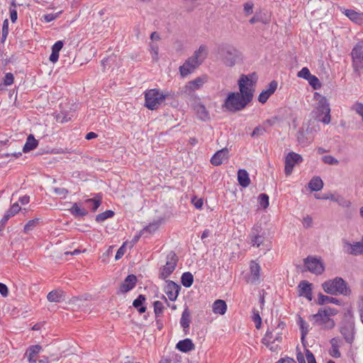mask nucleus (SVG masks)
Returning <instances> with one entry per match:
<instances>
[{
	"label": "nucleus",
	"instance_id": "c85d7f7f",
	"mask_svg": "<svg viewBox=\"0 0 363 363\" xmlns=\"http://www.w3.org/2000/svg\"><path fill=\"white\" fill-rule=\"evenodd\" d=\"M38 145V140H37L33 135L30 134L26 139V142L23 147V152L26 153L35 149Z\"/></svg>",
	"mask_w": 363,
	"mask_h": 363
},
{
	"label": "nucleus",
	"instance_id": "13d9d810",
	"mask_svg": "<svg viewBox=\"0 0 363 363\" xmlns=\"http://www.w3.org/2000/svg\"><path fill=\"white\" fill-rule=\"evenodd\" d=\"M305 353L308 363H317L315 356L311 350H309L308 349H306Z\"/></svg>",
	"mask_w": 363,
	"mask_h": 363
},
{
	"label": "nucleus",
	"instance_id": "b1692460",
	"mask_svg": "<svg viewBox=\"0 0 363 363\" xmlns=\"http://www.w3.org/2000/svg\"><path fill=\"white\" fill-rule=\"evenodd\" d=\"M238 182L242 187H247L250 184V179L248 172L244 169L238 171Z\"/></svg>",
	"mask_w": 363,
	"mask_h": 363
},
{
	"label": "nucleus",
	"instance_id": "cd10ccee",
	"mask_svg": "<svg viewBox=\"0 0 363 363\" xmlns=\"http://www.w3.org/2000/svg\"><path fill=\"white\" fill-rule=\"evenodd\" d=\"M297 324L299 325L301 330V340L303 345L306 347V336L308 333V324L299 315Z\"/></svg>",
	"mask_w": 363,
	"mask_h": 363
},
{
	"label": "nucleus",
	"instance_id": "f3484780",
	"mask_svg": "<svg viewBox=\"0 0 363 363\" xmlns=\"http://www.w3.org/2000/svg\"><path fill=\"white\" fill-rule=\"evenodd\" d=\"M137 281L138 279L135 274H128L121 284L119 292L121 294H125L130 291L136 286Z\"/></svg>",
	"mask_w": 363,
	"mask_h": 363
},
{
	"label": "nucleus",
	"instance_id": "de8ad7c7",
	"mask_svg": "<svg viewBox=\"0 0 363 363\" xmlns=\"http://www.w3.org/2000/svg\"><path fill=\"white\" fill-rule=\"evenodd\" d=\"M278 83L275 80H272L268 85V88L264 90L268 95H272L277 89Z\"/></svg>",
	"mask_w": 363,
	"mask_h": 363
},
{
	"label": "nucleus",
	"instance_id": "dca6fc26",
	"mask_svg": "<svg viewBox=\"0 0 363 363\" xmlns=\"http://www.w3.org/2000/svg\"><path fill=\"white\" fill-rule=\"evenodd\" d=\"M260 225H255L252 228L251 232V243L252 246L259 247L264 241V232H262Z\"/></svg>",
	"mask_w": 363,
	"mask_h": 363
},
{
	"label": "nucleus",
	"instance_id": "6ab92c4d",
	"mask_svg": "<svg viewBox=\"0 0 363 363\" xmlns=\"http://www.w3.org/2000/svg\"><path fill=\"white\" fill-rule=\"evenodd\" d=\"M228 150L227 148H223L217 151L211 157V163L215 166L220 165L223 160L228 159Z\"/></svg>",
	"mask_w": 363,
	"mask_h": 363
},
{
	"label": "nucleus",
	"instance_id": "4d7b16f0",
	"mask_svg": "<svg viewBox=\"0 0 363 363\" xmlns=\"http://www.w3.org/2000/svg\"><path fill=\"white\" fill-rule=\"evenodd\" d=\"M14 77L13 74L9 72L6 73L4 78V84L6 86L11 85L13 83Z\"/></svg>",
	"mask_w": 363,
	"mask_h": 363
},
{
	"label": "nucleus",
	"instance_id": "e433bc0d",
	"mask_svg": "<svg viewBox=\"0 0 363 363\" xmlns=\"http://www.w3.org/2000/svg\"><path fill=\"white\" fill-rule=\"evenodd\" d=\"M42 350V347L39 345H30L28 347L25 355L34 357Z\"/></svg>",
	"mask_w": 363,
	"mask_h": 363
},
{
	"label": "nucleus",
	"instance_id": "a211bd4d",
	"mask_svg": "<svg viewBox=\"0 0 363 363\" xmlns=\"http://www.w3.org/2000/svg\"><path fill=\"white\" fill-rule=\"evenodd\" d=\"M312 284L306 280L301 281L298 285V294L299 296H304L308 301H312Z\"/></svg>",
	"mask_w": 363,
	"mask_h": 363
},
{
	"label": "nucleus",
	"instance_id": "a19ab883",
	"mask_svg": "<svg viewBox=\"0 0 363 363\" xmlns=\"http://www.w3.org/2000/svg\"><path fill=\"white\" fill-rule=\"evenodd\" d=\"M307 81L313 89L318 90L321 88V83L316 76L312 75Z\"/></svg>",
	"mask_w": 363,
	"mask_h": 363
},
{
	"label": "nucleus",
	"instance_id": "bf43d9fd",
	"mask_svg": "<svg viewBox=\"0 0 363 363\" xmlns=\"http://www.w3.org/2000/svg\"><path fill=\"white\" fill-rule=\"evenodd\" d=\"M352 109L362 116V119L363 121V104L357 102L354 104Z\"/></svg>",
	"mask_w": 363,
	"mask_h": 363
},
{
	"label": "nucleus",
	"instance_id": "393cba45",
	"mask_svg": "<svg viewBox=\"0 0 363 363\" xmlns=\"http://www.w3.org/2000/svg\"><path fill=\"white\" fill-rule=\"evenodd\" d=\"M261 267L258 263L255 261H252L250 263V282L254 284L259 279V273Z\"/></svg>",
	"mask_w": 363,
	"mask_h": 363
},
{
	"label": "nucleus",
	"instance_id": "f03ea898",
	"mask_svg": "<svg viewBox=\"0 0 363 363\" xmlns=\"http://www.w3.org/2000/svg\"><path fill=\"white\" fill-rule=\"evenodd\" d=\"M208 55L207 47L204 45H200L194 55L189 57L184 63L179 67V72L182 77H186L192 73L203 62Z\"/></svg>",
	"mask_w": 363,
	"mask_h": 363
},
{
	"label": "nucleus",
	"instance_id": "423d86ee",
	"mask_svg": "<svg viewBox=\"0 0 363 363\" xmlns=\"http://www.w3.org/2000/svg\"><path fill=\"white\" fill-rule=\"evenodd\" d=\"M166 259V264L160 267L159 274V278L163 280L166 279L173 273L179 261L178 257L174 251H171L167 254Z\"/></svg>",
	"mask_w": 363,
	"mask_h": 363
},
{
	"label": "nucleus",
	"instance_id": "37998d69",
	"mask_svg": "<svg viewBox=\"0 0 363 363\" xmlns=\"http://www.w3.org/2000/svg\"><path fill=\"white\" fill-rule=\"evenodd\" d=\"M335 202L337 203L340 206L345 208H348L351 206V202L349 200L345 199L344 197L340 195L336 196Z\"/></svg>",
	"mask_w": 363,
	"mask_h": 363
},
{
	"label": "nucleus",
	"instance_id": "412c9836",
	"mask_svg": "<svg viewBox=\"0 0 363 363\" xmlns=\"http://www.w3.org/2000/svg\"><path fill=\"white\" fill-rule=\"evenodd\" d=\"M176 349L180 352L187 353L195 349L193 341L189 338L179 340L176 345Z\"/></svg>",
	"mask_w": 363,
	"mask_h": 363
},
{
	"label": "nucleus",
	"instance_id": "69168bd1",
	"mask_svg": "<svg viewBox=\"0 0 363 363\" xmlns=\"http://www.w3.org/2000/svg\"><path fill=\"white\" fill-rule=\"evenodd\" d=\"M313 225V219L310 216H307L303 218V225L306 228H309L312 227Z\"/></svg>",
	"mask_w": 363,
	"mask_h": 363
},
{
	"label": "nucleus",
	"instance_id": "3c124183",
	"mask_svg": "<svg viewBox=\"0 0 363 363\" xmlns=\"http://www.w3.org/2000/svg\"><path fill=\"white\" fill-rule=\"evenodd\" d=\"M253 3L252 2H247L243 5V11L245 16H249L253 13Z\"/></svg>",
	"mask_w": 363,
	"mask_h": 363
},
{
	"label": "nucleus",
	"instance_id": "6e6d98bb",
	"mask_svg": "<svg viewBox=\"0 0 363 363\" xmlns=\"http://www.w3.org/2000/svg\"><path fill=\"white\" fill-rule=\"evenodd\" d=\"M55 193L60 196L61 198H65L68 194V190L65 188L55 187L54 188Z\"/></svg>",
	"mask_w": 363,
	"mask_h": 363
},
{
	"label": "nucleus",
	"instance_id": "aec40b11",
	"mask_svg": "<svg viewBox=\"0 0 363 363\" xmlns=\"http://www.w3.org/2000/svg\"><path fill=\"white\" fill-rule=\"evenodd\" d=\"M342 13L352 22L362 25L363 24V13L357 12L353 9H344Z\"/></svg>",
	"mask_w": 363,
	"mask_h": 363
},
{
	"label": "nucleus",
	"instance_id": "f704fd0d",
	"mask_svg": "<svg viewBox=\"0 0 363 363\" xmlns=\"http://www.w3.org/2000/svg\"><path fill=\"white\" fill-rule=\"evenodd\" d=\"M181 283L186 287L189 288L194 283V276L190 272H184L181 277Z\"/></svg>",
	"mask_w": 363,
	"mask_h": 363
},
{
	"label": "nucleus",
	"instance_id": "603ef678",
	"mask_svg": "<svg viewBox=\"0 0 363 363\" xmlns=\"http://www.w3.org/2000/svg\"><path fill=\"white\" fill-rule=\"evenodd\" d=\"M61 13V11L56 13H48L45 14L43 16L44 21L47 23L51 22L54 21L55 19L57 18Z\"/></svg>",
	"mask_w": 363,
	"mask_h": 363
},
{
	"label": "nucleus",
	"instance_id": "a878e982",
	"mask_svg": "<svg viewBox=\"0 0 363 363\" xmlns=\"http://www.w3.org/2000/svg\"><path fill=\"white\" fill-rule=\"evenodd\" d=\"M327 303H334L337 306L341 305V301L340 299L324 295L322 293H319L318 296L317 304L323 306Z\"/></svg>",
	"mask_w": 363,
	"mask_h": 363
},
{
	"label": "nucleus",
	"instance_id": "338daca9",
	"mask_svg": "<svg viewBox=\"0 0 363 363\" xmlns=\"http://www.w3.org/2000/svg\"><path fill=\"white\" fill-rule=\"evenodd\" d=\"M64 45V43L62 40H57L55 43L52 46L51 49L52 51H57L60 53V51L62 50Z\"/></svg>",
	"mask_w": 363,
	"mask_h": 363
},
{
	"label": "nucleus",
	"instance_id": "473e14b6",
	"mask_svg": "<svg viewBox=\"0 0 363 363\" xmlns=\"http://www.w3.org/2000/svg\"><path fill=\"white\" fill-rule=\"evenodd\" d=\"M195 110L196 111L197 116L199 119L202 121H207L209 119V114L208 111L206 110L205 106L201 104H199L195 106Z\"/></svg>",
	"mask_w": 363,
	"mask_h": 363
},
{
	"label": "nucleus",
	"instance_id": "864d4df0",
	"mask_svg": "<svg viewBox=\"0 0 363 363\" xmlns=\"http://www.w3.org/2000/svg\"><path fill=\"white\" fill-rule=\"evenodd\" d=\"M189 11H193L197 6V0H184Z\"/></svg>",
	"mask_w": 363,
	"mask_h": 363
},
{
	"label": "nucleus",
	"instance_id": "4468645a",
	"mask_svg": "<svg viewBox=\"0 0 363 363\" xmlns=\"http://www.w3.org/2000/svg\"><path fill=\"white\" fill-rule=\"evenodd\" d=\"M206 82L205 77H199L189 82L183 88V92L187 95H191L197 89H201Z\"/></svg>",
	"mask_w": 363,
	"mask_h": 363
},
{
	"label": "nucleus",
	"instance_id": "79ce46f5",
	"mask_svg": "<svg viewBox=\"0 0 363 363\" xmlns=\"http://www.w3.org/2000/svg\"><path fill=\"white\" fill-rule=\"evenodd\" d=\"M149 46L152 60L157 62L158 60L159 47L157 44L153 43H150Z\"/></svg>",
	"mask_w": 363,
	"mask_h": 363
},
{
	"label": "nucleus",
	"instance_id": "5fc2aeb1",
	"mask_svg": "<svg viewBox=\"0 0 363 363\" xmlns=\"http://www.w3.org/2000/svg\"><path fill=\"white\" fill-rule=\"evenodd\" d=\"M296 138L299 143L303 144L306 143L305 133L303 128H299L297 131Z\"/></svg>",
	"mask_w": 363,
	"mask_h": 363
},
{
	"label": "nucleus",
	"instance_id": "6e6552de",
	"mask_svg": "<svg viewBox=\"0 0 363 363\" xmlns=\"http://www.w3.org/2000/svg\"><path fill=\"white\" fill-rule=\"evenodd\" d=\"M352 67L355 72H359L363 69V40L359 41L351 52Z\"/></svg>",
	"mask_w": 363,
	"mask_h": 363
},
{
	"label": "nucleus",
	"instance_id": "1a4fd4ad",
	"mask_svg": "<svg viewBox=\"0 0 363 363\" xmlns=\"http://www.w3.org/2000/svg\"><path fill=\"white\" fill-rule=\"evenodd\" d=\"M303 162V157L301 155L294 152H289L285 157L284 172L286 176L291 174L295 165Z\"/></svg>",
	"mask_w": 363,
	"mask_h": 363
},
{
	"label": "nucleus",
	"instance_id": "5701e85b",
	"mask_svg": "<svg viewBox=\"0 0 363 363\" xmlns=\"http://www.w3.org/2000/svg\"><path fill=\"white\" fill-rule=\"evenodd\" d=\"M191 312L187 306L184 308V310L182 312V317L180 319V325L182 327L184 333L186 334L189 325L191 323Z\"/></svg>",
	"mask_w": 363,
	"mask_h": 363
},
{
	"label": "nucleus",
	"instance_id": "774afa93",
	"mask_svg": "<svg viewBox=\"0 0 363 363\" xmlns=\"http://www.w3.org/2000/svg\"><path fill=\"white\" fill-rule=\"evenodd\" d=\"M344 317L345 319H348L347 321H352L354 322V315L352 308H348L344 313Z\"/></svg>",
	"mask_w": 363,
	"mask_h": 363
},
{
	"label": "nucleus",
	"instance_id": "7ed1b4c3",
	"mask_svg": "<svg viewBox=\"0 0 363 363\" xmlns=\"http://www.w3.org/2000/svg\"><path fill=\"white\" fill-rule=\"evenodd\" d=\"M321 286L326 294L333 296L340 294L349 296L352 293L347 283L342 277H339L324 281Z\"/></svg>",
	"mask_w": 363,
	"mask_h": 363
},
{
	"label": "nucleus",
	"instance_id": "f257e3e1",
	"mask_svg": "<svg viewBox=\"0 0 363 363\" xmlns=\"http://www.w3.org/2000/svg\"><path fill=\"white\" fill-rule=\"evenodd\" d=\"M257 81L255 73L242 74L238 84L239 91L229 92L224 100L222 108L232 113L242 111L252 101L255 89L253 85Z\"/></svg>",
	"mask_w": 363,
	"mask_h": 363
},
{
	"label": "nucleus",
	"instance_id": "2f4dec72",
	"mask_svg": "<svg viewBox=\"0 0 363 363\" xmlns=\"http://www.w3.org/2000/svg\"><path fill=\"white\" fill-rule=\"evenodd\" d=\"M101 200H102V195L101 193L96 194V196L94 198L91 199H87L85 200L86 203H90L91 205V210L93 212H95L99 207L101 204Z\"/></svg>",
	"mask_w": 363,
	"mask_h": 363
},
{
	"label": "nucleus",
	"instance_id": "58836bf2",
	"mask_svg": "<svg viewBox=\"0 0 363 363\" xmlns=\"http://www.w3.org/2000/svg\"><path fill=\"white\" fill-rule=\"evenodd\" d=\"M269 196L267 194H260L258 196V202L259 206L262 208L266 209L269 205Z\"/></svg>",
	"mask_w": 363,
	"mask_h": 363
},
{
	"label": "nucleus",
	"instance_id": "20e7f679",
	"mask_svg": "<svg viewBox=\"0 0 363 363\" xmlns=\"http://www.w3.org/2000/svg\"><path fill=\"white\" fill-rule=\"evenodd\" d=\"M169 94H164L159 89H150L145 93V106L150 110H156Z\"/></svg>",
	"mask_w": 363,
	"mask_h": 363
},
{
	"label": "nucleus",
	"instance_id": "4be33fe9",
	"mask_svg": "<svg viewBox=\"0 0 363 363\" xmlns=\"http://www.w3.org/2000/svg\"><path fill=\"white\" fill-rule=\"evenodd\" d=\"M146 296L143 294H140L133 301V306L137 310L140 314L145 313L147 311L146 306Z\"/></svg>",
	"mask_w": 363,
	"mask_h": 363
},
{
	"label": "nucleus",
	"instance_id": "a18cd8bd",
	"mask_svg": "<svg viewBox=\"0 0 363 363\" xmlns=\"http://www.w3.org/2000/svg\"><path fill=\"white\" fill-rule=\"evenodd\" d=\"M313 74H311L310 70L308 67H303L297 74V76L300 78H303L308 80Z\"/></svg>",
	"mask_w": 363,
	"mask_h": 363
},
{
	"label": "nucleus",
	"instance_id": "bb28decb",
	"mask_svg": "<svg viewBox=\"0 0 363 363\" xmlns=\"http://www.w3.org/2000/svg\"><path fill=\"white\" fill-rule=\"evenodd\" d=\"M228 306L225 301L218 299L214 301L212 306L213 312L216 314L224 315L226 313Z\"/></svg>",
	"mask_w": 363,
	"mask_h": 363
},
{
	"label": "nucleus",
	"instance_id": "ea45409f",
	"mask_svg": "<svg viewBox=\"0 0 363 363\" xmlns=\"http://www.w3.org/2000/svg\"><path fill=\"white\" fill-rule=\"evenodd\" d=\"M153 306H154V312L155 314L156 318L160 316L161 314H162L164 307L162 304V303L160 301H155L153 302Z\"/></svg>",
	"mask_w": 363,
	"mask_h": 363
},
{
	"label": "nucleus",
	"instance_id": "4c0bfd02",
	"mask_svg": "<svg viewBox=\"0 0 363 363\" xmlns=\"http://www.w3.org/2000/svg\"><path fill=\"white\" fill-rule=\"evenodd\" d=\"M39 222H40V218H38L28 220L24 226V228H23L24 233H28L30 231L33 230L37 226V225L39 223Z\"/></svg>",
	"mask_w": 363,
	"mask_h": 363
},
{
	"label": "nucleus",
	"instance_id": "39448f33",
	"mask_svg": "<svg viewBox=\"0 0 363 363\" xmlns=\"http://www.w3.org/2000/svg\"><path fill=\"white\" fill-rule=\"evenodd\" d=\"M313 113L318 121L322 122L324 124H329L330 123V107L326 97H321L318 100Z\"/></svg>",
	"mask_w": 363,
	"mask_h": 363
},
{
	"label": "nucleus",
	"instance_id": "680f3d73",
	"mask_svg": "<svg viewBox=\"0 0 363 363\" xmlns=\"http://www.w3.org/2000/svg\"><path fill=\"white\" fill-rule=\"evenodd\" d=\"M249 22L251 23V24H254L255 23H258V22H262L264 23H265L266 22L262 19V17L261 16V14H259L257 13H256L253 17H252Z\"/></svg>",
	"mask_w": 363,
	"mask_h": 363
},
{
	"label": "nucleus",
	"instance_id": "49530a36",
	"mask_svg": "<svg viewBox=\"0 0 363 363\" xmlns=\"http://www.w3.org/2000/svg\"><path fill=\"white\" fill-rule=\"evenodd\" d=\"M322 160L325 164L337 165L339 164V161L331 155H325L322 157Z\"/></svg>",
	"mask_w": 363,
	"mask_h": 363
},
{
	"label": "nucleus",
	"instance_id": "0eeeda50",
	"mask_svg": "<svg viewBox=\"0 0 363 363\" xmlns=\"http://www.w3.org/2000/svg\"><path fill=\"white\" fill-rule=\"evenodd\" d=\"M218 52L222 57L223 63L228 67L234 66L236 60L239 57L238 50L229 45L220 46L218 49Z\"/></svg>",
	"mask_w": 363,
	"mask_h": 363
},
{
	"label": "nucleus",
	"instance_id": "7c9ffc66",
	"mask_svg": "<svg viewBox=\"0 0 363 363\" xmlns=\"http://www.w3.org/2000/svg\"><path fill=\"white\" fill-rule=\"evenodd\" d=\"M312 191H318L323 187V182L320 177H313L308 184Z\"/></svg>",
	"mask_w": 363,
	"mask_h": 363
},
{
	"label": "nucleus",
	"instance_id": "2eb2a0df",
	"mask_svg": "<svg viewBox=\"0 0 363 363\" xmlns=\"http://www.w3.org/2000/svg\"><path fill=\"white\" fill-rule=\"evenodd\" d=\"M354 324L352 321H347L346 323L340 328V332L347 343L352 344L354 340Z\"/></svg>",
	"mask_w": 363,
	"mask_h": 363
},
{
	"label": "nucleus",
	"instance_id": "72a5a7b5",
	"mask_svg": "<svg viewBox=\"0 0 363 363\" xmlns=\"http://www.w3.org/2000/svg\"><path fill=\"white\" fill-rule=\"evenodd\" d=\"M47 298L50 302H61L64 301L63 292L62 291L53 290L48 293Z\"/></svg>",
	"mask_w": 363,
	"mask_h": 363
},
{
	"label": "nucleus",
	"instance_id": "c03bdc74",
	"mask_svg": "<svg viewBox=\"0 0 363 363\" xmlns=\"http://www.w3.org/2000/svg\"><path fill=\"white\" fill-rule=\"evenodd\" d=\"M252 320L255 323L256 328L259 329L262 325V318L259 315V311L255 309L253 310Z\"/></svg>",
	"mask_w": 363,
	"mask_h": 363
},
{
	"label": "nucleus",
	"instance_id": "f8f14e48",
	"mask_svg": "<svg viewBox=\"0 0 363 363\" xmlns=\"http://www.w3.org/2000/svg\"><path fill=\"white\" fill-rule=\"evenodd\" d=\"M343 250L346 254L353 256L363 255V245L360 242L350 243L346 239L342 240Z\"/></svg>",
	"mask_w": 363,
	"mask_h": 363
},
{
	"label": "nucleus",
	"instance_id": "8fccbe9b",
	"mask_svg": "<svg viewBox=\"0 0 363 363\" xmlns=\"http://www.w3.org/2000/svg\"><path fill=\"white\" fill-rule=\"evenodd\" d=\"M266 129L265 128L261 126V125H258L257 126L254 130L252 131V133H251V137L252 138H256V137H259L262 135H263V133L264 132H266Z\"/></svg>",
	"mask_w": 363,
	"mask_h": 363
},
{
	"label": "nucleus",
	"instance_id": "9b49d317",
	"mask_svg": "<svg viewBox=\"0 0 363 363\" xmlns=\"http://www.w3.org/2000/svg\"><path fill=\"white\" fill-rule=\"evenodd\" d=\"M312 318L314 320V323L320 325L323 329H333L335 325V321L320 311H318V313L312 315Z\"/></svg>",
	"mask_w": 363,
	"mask_h": 363
},
{
	"label": "nucleus",
	"instance_id": "052dcab7",
	"mask_svg": "<svg viewBox=\"0 0 363 363\" xmlns=\"http://www.w3.org/2000/svg\"><path fill=\"white\" fill-rule=\"evenodd\" d=\"M125 243L124 242L116 252V254L115 256L116 260L120 259L125 254Z\"/></svg>",
	"mask_w": 363,
	"mask_h": 363
},
{
	"label": "nucleus",
	"instance_id": "ddd939ff",
	"mask_svg": "<svg viewBox=\"0 0 363 363\" xmlns=\"http://www.w3.org/2000/svg\"><path fill=\"white\" fill-rule=\"evenodd\" d=\"M166 284L164 289L165 294L170 301H176L181 291V286L172 280H166Z\"/></svg>",
	"mask_w": 363,
	"mask_h": 363
},
{
	"label": "nucleus",
	"instance_id": "09e8293b",
	"mask_svg": "<svg viewBox=\"0 0 363 363\" xmlns=\"http://www.w3.org/2000/svg\"><path fill=\"white\" fill-rule=\"evenodd\" d=\"M319 311L320 312L323 313L328 317L334 316L337 314V310L336 308H330V307H325L324 308H319Z\"/></svg>",
	"mask_w": 363,
	"mask_h": 363
},
{
	"label": "nucleus",
	"instance_id": "0e129e2a",
	"mask_svg": "<svg viewBox=\"0 0 363 363\" xmlns=\"http://www.w3.org/2000/svg\"><path fill=\"white\" fill-rule=\"evenodd\" d=\"M21 210V207L19 206L18 203H13L11 208L8 210L9 213L11 214L12 216H15L19 211Z\"/></svg>",
	"mask_w": 363,
	"mask_h": 363
},
{
	"label": "nucleus",
	"instance_id": "c756f323",
	"mask_svg": "<svg viewBox=\"0 0 363 363\" xmlns=\"http://www.w3.org/2000/svg\"><path fill=\"white\" fill-rule=\"evenodd\" d=\"M70 213L74 218H81L88 215L89 212L86 209L84 208H80L78 203H74L69 209Z\"/></svg>",
	"mask_w": 363,
	"mask_h": 363
},
{
	"label": "nucleus",
	"instance_id": "c9c22d12",
	"mask_svg": "<svg viewBox=\"0 0 363 363\" xmlns=\"http://www.w3.org/2000/svg\"><path fill=\"white\" fill-rule=\"evenodd\" d=\"M115 215V212L112 210H106V211L99 213L96 216V221L97 223H101L108 218H113Z\"/></svg>",
	"mask_w": 363,
	"mask_h": 363
},
{
	"label": "nucleus",
	"instance_id": "e2e57ef3",
	"mask_svg": "<svg viewBox=\"0 0 363 363\" xmlns=\"http://www.w3.org/2000/svg\"><path fill=\"white\" fill-rule=\"evenodd\" d=\"M270 97L264 90L259 94L258 101L261 104H265Z\"/></svg>",
	"mask_w": 363,
	"mask_h": 363
},
{
	"label": "nucleus",
	"instance_id": "9d476101",
	"mask_svg": "<svg viewBox=\"0 0 363 363\" xmlns=\"http://www.w3.org/2000/svg\"><path fill=\"white\" fill-rule=\"evenodd\" d=\"M304 264L307 269L315 274H321L325 270V267L320 259L308 256L304 259Z\"/></svg>",
	"mask_w": 363,
	"mask_h": 363
}]
</instances>
